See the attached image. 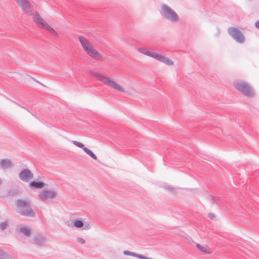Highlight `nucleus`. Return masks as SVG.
<instances>
[{
  "label": "nucleus",
  "instance_id": "c756f323",
  "mask_svg": "<svg viewBox=\"0 0 259 259\" xmlns=\"http://www.w3.org/2000/svg\"><path fill=\"white\" fill-rule=\"evenodd\" d=\"M35 81H36L37 82H38V83L40 84L41 85H44L42 83H41V82H40L39 81L37 80H35Z\"/></svg>",
  "mask_w": 259,
  "mask_h": 259
},
{
  "label": "nucleus",
  "instance_id": "9d476101",
  "mask_svg": "<svg viewBox=\"0 0 259 259\" xmlns=\"http://www.w3.org/2000/svg\"><path fill=\"white\" fill-rule=\"evenodd\" d=\"M29 242L38 247H41L46 244L47 238L42 234H37L34 236L33 238Z\"/></svg>",
  "mask_w": 259,
  "mask_h": 259
},
{
  "label": "nucleus",
  "instance_id": "473e14b6",
  "mask_svg": "<svg viewBox=\"0 0 259 259\" xmlns=\"http://www.w3.org/2000/svg\"><path fill=\"white\" fill-rule=\"evenodd\" d=\"M219 33H220V30L218 29V34H219Z\"/></svg>",
  "mask_w": 259,
  "mask_h": 259
},
{
  "label": "nucleus",
  "instance_id": "f03ea898",
  "mask_svg": "<svg viewBox=\"0 0 259 259\" xmlns=\"http://www.w3.org/2000/svg\"><path fill=\"white\" fill-rule=\"evenodd\" d=\"M78 38L84 51L89 57L96 60L104 61V56L94 48L92 43L86 37L80 35Z\"/></svg>",
  "mask_w": 259,
  "mask_h": 259
},
{
  "label": "nucleus",
  "instance_id": "5701e85b",
  "mask_svg": "<svg viewBox=\"0 0 259 259\" xmlns=\"http://www.w3.org/2000/svg\"><path fill=\"white\" fill-rule=\"evenodd\" d=\"M82 229L84 230H88L91 228V224L90 223H83V226H82Z\"/></svg>",
  "mask_w": 259,
  "mask_h": 259
},
{
  "label": "nucleus",
  "instance_id": "a211bd4d",
  "mask_svg": "<svg viewBox=\"0 0 259 259\" xmlns=\"http://www.w3.org/2000/svg\"><path fill=\"white\" fill-rule=\"evenodd\" d=\"M0 259H12V257L5 251L0 249Z\"/></svg>",
  "mask_w": 259,
  "mask_h": 259
},
{
  "label": "nucleus",
  "instance_id": "0eeeda50",
  "mask_svg": "<svg viewBox=\"0 0 259 259\" xmlns=\"http://www.w3.org/2000/svg\"><path fill=\"white\" fill-rule=\"evenodd\" d=\"M229 35L238 43L243 44L245 40V38L242 32L237 28L230 27L228 29Z\"/></svg>",
  "mask_w": 259,
  "mask_h": 259
},
{
  "label": "nucleus",
  "instance_id": "dca6fc26",
  "mask_svg": "<svg viewBox=\"0 0 259 259\" xmlns=\"http://www.w3.org/2000/svg\"><path fill=\"white\" fill-rule=\"evenodd\" d=\"M45 185V184L41 182H36L35 181H32L29 184V187L33 189H41L43 188Z\"/></svg>",
  "mask_w": 259,
  "mask_h": 259
},
{
  "label": "nucleus",
  "instance_id": "4468645a",
  "mask_svg": "<svg viewBox=\"0 0 259 259\" xmlns=\"http://www.w3.org/2000/svg\"><path fill=\"white\" fill-rule=\"evenodd\" d=\"M72 143L75 145L76 146L82 148V150L90 156H91L93 159L94 160H97V156L94 154L93 152H92L90 149H88V148L84 147V145L82 144L81 143H80L79 142L76 141H71Z\"/></svg>",
  "mask_w": 259,
  "mask_h": 259
},
{
  "label": "nucleus",
  "instance_id": "1a4fd4ad",
  "mask_svg": "<svg viewBox=\"0 0 259 259\" xmlns=\"http://www.w3.org/2000/svg\"><path fill=\"white\" fill-rule=\"evenodd\" d=\"M57 196V192L54 190H45L41 191L39 195V198L45 201L49 199H54Z\"/></svg>",
  "mask_w": 259,
  "mask_h": 259
},
{
  "label": "nucleus",
  "instance_id": "f8f14e48",
  "mask_svg": "<svg viewBox=\"0 0 259 259\" xmlns=\"http://www.w3.org/2000/svg\"><path fill=\"white\" fill-rule=\"evenodd\" d=\"M19 178L23 182L27 183L33 178V174L29 169H24L19 173Z\"/></svg>",
  "mask_w": 259,
  "mask_h": 259
},
{
  "label": "nucleus",
  "instance_id": "20e7f679",
  "mask_svg": "<svg viewBox=\"0 0 259 259\" xmlns=\"http://www.w3.org/2000/svg\"><path fill=\"white\" fill-rule=\"evenodd\" d=\"M137 50L140 53L154 58L155 60H158L160 62L163 63L167 65L170 66L174 64L173 61L171 59L157 53L150 52L146 48H138Z\"/></svg>",
  "mask_w": 259,
  "mask_h": 259
},
{
  "label": "nucleus",
  "instance_id": "423d86ee",
  "mask_svg": "<svg viewBox=\"0 0 259 259\" xmlns=\"http://www.w3.org/2000/svg\"><path fill=\"white\" fill-rule=\"evenodd\" d=\"M234 86L237 91L247 97L252 98L254 96V92L251 87L246 82L243 81H238L234 83Z\"/></svg>",
  "mask_w": 259,
  "mask_h": 259
},
{
  "label": "nucleus",
  "instance_id": "9b49d317",
  "mask_svg": "<svg viewBox=\"0 0 259 259\" xmlns=\"http://www.w3.org/2000/svg\"><path fill=\"white\" fill-rule=\"evenodd\" d=\"M16 231L26 237H29L34 233V230L29 226L20 225L17 227Z\"/></svg>",
  "mask_w": 259,
  "mask_h": 259
},
{
  "label": "nucleus",
  "instance_id": "aec40b11",
  "mask_svg": "<svg viewBox=\"0 0 259 259\" xmlns=\"http://www.w3.org/2000/svg\"><path fill=\"white\" fill-rule=\"evenodd\" d=\"M45 29L49 32H50V33H51L57 37L59 36L58 32L56 31H55L51 26L48 25Z\"/></svg>",
  "mask_w": 259,
  "mask_h": 259
},
{
  "label": "nucleus",
  "instance_id": "412c9836",
  "mask_svg": "<svg viewBox=\"0 0 259 259\" xmlns=\"http://www.w3.org/2000/svg\"><path fill=\"white\" fill-rule=\"evenodd\" d=\"M73 225L77 228H80L83 226V223L80 220H77L74 222Z\"/></svg>",
  "mask_w": 259,
  "mask_h": 259
},
{
  "label": "nucleus",
  "instance_id": "4be33fe9",
  "mask_svg": "<svg viewBox=\"0 0 259 259\" xmlns=\"http://www.w3.org/2000/svg\"><path fill=\"white\" fill-rule=\"evenodd\" d=\"M8 223L7 222H3L0 224V229L2 230H5L8 227Z\"/></svg>",
  "mask_w": 259,
  "mask_h": 259
},
{
  "label": "nucleus",
  "instance_id": "f3484780",
  "mask_svg": "<svg viewBox=\"0 0 259 259\" xmlns=\"http://www.w3.org/2000/svg\"><path fill=\"white\" fill-rule=\"evenodd\" d=\"M197 248L201 252L205 253H210V251L209 248L206 245H201L199 244H196Z\"/></svg>",
  "mask_w": 259,
  "mask_h": 259
},
{
  "label": "nucleus",
  "instance_id": "7ed1b4c3",
  "mask_svg": "<svg viewBox=\"0 0 259 259\" xmlns=\"http://www.w3.org/2000/svg\"><path fill=\"white\" fill-rule=\"evenodd\" d=\"M17 212L20 214L28 218H34L36 214L32 209L30 201L28 199H18L16 202Z\"/></svg>",
  "mask_w": 259,
  "mask_h": 259
},
{
  "label": "nucleus",
  "instance_id": "cd10ccee",
  "mask_svg": "<svg viewBox=\"0 0 259 259\" xmlns=\"http://www.w3.org/2000/svg\"><path fill=\"white\" fill-rule=\"evenodd\" d=\"M3 181L1 178H0V186L3 184Z\"/></svg>",
  "mask_w": 259,
  "mask_h": 259
},
{
  "label": "nucleus",
  "instance_id": "2f4dec72",
  "mask_svg": "<svg viewBox=\"0 0 259 259\" xmlns=\"http://www.w3.org/2000/svg\"><path fill=\"white\" fill-rule=\"evenodd\" d=\"M68 223H66V222L65 223V224H66L68 226L70 227V225H69V224H68Z\"/></svg>",
  "mask_w": 259,
  "mask_h": 259
},
{
  "label": "nucleus",
  "instance_id": "ddd939ff",
  "mask_svg": "<svg viewBox=\"0 0 259 259\" xmlns=\"http://www.w3.org/2000/svg\"><path fill=\"white\" fill-rule=\"evenodd\" d=\"M33 19L35 24L40 28L45 29L49 24L40 16L38 12H32Z\"/></svg>",
  "mask_w": 259,
  "mask_h": 259
},
{
  "label": "nucleus",
  "instance_id": "6ab92c4d",
  "mask_svg": "<svg viewBox=\"0 0 259 259\" xmlns=\"http://www.w3.org/2000/svg\"><path fill=\"white\" fill-rule=\"evenodd\" d=\"M45 29L49 32H50V33H51L57 37L59 36L58 32L56 31H55L51 26L48 25Z\"/></svg>",
  "mask_w": 259,
  "mask_h": 259
},
{
  "label": "nucleus",
  "instance_id": "7c9ffc66",
  "mask_svg": "<svg viewBox=\"0 0 259 259\" xmlns=\"http://www.w3.org/2000/svg\"><path fill=\"white\" fill-rule=\"evenodd\" d=\"M167 189H168V190H170V191H171V190H172V188H171V187H167Z\"/></svg>",
  "mask_w": 259,
  "mask_h": 259
},
{
  "label": "nucleus",
  "instance_id": "393cba45",
  "mask_svg": "<svg viewBox=\"0 0 259 259\" xmlns=\"http://www.w3.org/2000/svg\"><path fill=\"white\" fill-rule=\"evenodd\" d=\"M215 215L212 213H209L208 214V217L211 219L213 220L215 218Z\"/></svg>",
  "mask_w": 259,
  "mask_h": 259
},
{
  "label": "nucleus",
  "instance_id": "2eb2a0df",
  "mask_svg": "<svg viewBox=\"0 0 259 259\" xmlns=\"http://www.w3.org/2000/svg\"><path fill=\"white\" fill-rule=\"evenodd\" d=\"M13 166V162L10 159H3L0 160V167L3 169H8Z\"/></svg>",
  "mask_w": 259,
  "mask_h": 259
},
{
  "label": "nucleus",
  "instance_id": "f257e3e1",
  "mask_svg": "<svg viewBox=\"0 0 259 259\" xmlns=\"http://www.w3.org/2000/svg\"><path fill=\"white\" fill-rule=\"evenodd\" d=\"M88 73L91 76L96 77L98 80L101 81L105 85L113 90L121 93L125 92L124 89L122 87L114 81L106 74L101 72L100 70L97 68L89 69L88 70Z\"/></svg>",
  "mask_w": 259,
  "mask_h": 259
},
{
  "label": "nucleus",
  "instance_id": "bb28decb",
  "mask_svg": "<svg viewBox=\"0 0 259 259\" xmlns=\"http://www.w3.org/2000/svg\"><path fill=\"white\" fill-rule=\"evenodd\" d=\"M255 26L257 28H259V20L256 21L255 23Z\"/></svg>",
  "mask_w": 259,
  "mask_h": 259
},
{
  "label": "nucleus",
  "instance_id": "b1692460",
  "mask_svg": "<svg viewBox=\"0 0 259 259\" xmlns=\"http://www.w3.org/2000/svg\"><path fill=\"white\" fill-rule=\"evenodd\" d=\"M76 240L80 244H83L85 243V240L82 238L78 237Z\"/></svg>",
  "mask_w": 259,
  "mask_h": 259
},
{
  "label": "nucleus",
  "instance_id": "a878e982",
  "mask_svg": "<svg viewBox=\"0 0 259 259\" xmlns=\"http://www.w3.org/2000/svg\"><path fill=\"white\" fill-rule=\"evenodd\" d=\"M124 254L130 255V251L129 250H125L123 252Z\"/></svg>",
  "mask_w": 259,
  "mask_h": 259
},
{
  "label": "nucleus",
  "instance_id": "c85d7f7f",
  "mask_svg": "<svg viewBox=\"0 0 259 259\" xmlns=\"http://www.w3.org/2000/svg\"><path fill=\"white\" fill-rule=\"evenodd\" d=\"M211 199L213 201H215V198L213 196H211Z\"/></svg>",
  "mask_w": 259,
  "mask_h": 259
},
{
  "label": "nucleus",
  "instance_id": "39448f33",
  "mask_svg": "<svg viewBox=\"0 0 259 259\" xmlns=\"http://www.w3.org/2000/svg\"><path fill=\"white\" fill-rule=\"evenodd\" d=\"M160 14L163 18L169 21L172 22L179 21V17L177 14L167 5L163 4L161 6Z\"/></svg>",
  "mask_w": 259,
  "mask_h": 259
},
{
  "label": "nucleus",
  "instance_id": "6e6552de",
  "mask_svg": "<svg viewBox=\"0 0 259 259\" xmlns=\"http://www.w3.org/2000/svg\"><path fill=\"white\" fill-rule=\"evenodd\" d=\"M24 14L28 16L32 15V6L30 0H14Z\"/></svg>",
  "mask_w": 259,
  "mask_h": 259
}]
</instances>
